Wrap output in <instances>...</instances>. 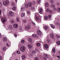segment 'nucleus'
Masks as SVG:
<instances>
[{
    "label": "nucleus",
    "instance_id": "f257e3e1",
    "mask_svg": "<svg viewBox=\"0 0 60 60\" xmlns=\"http://www.w3.org/2000/svg\"><path fill=\"white\" fill-rule=\"evenodd\" d=\"M32 5V4L31 2H30L28 4H25V7L26 9L28 6H29L30 7H31Z\"/></svg>",
    "mask_w": 60,
    "mask_h": 60
},
{
    "label": "nucleus",
    "instance_id": "f03ea898",
    "mask_svg": "<svg viewBox=\"0 0 60 60\" xmlns=\"http://www.w3.org/2000/svg\"><path fill=\"white\" fill-rule=\"evenodd\" d=\"M20 51L22 52H24L26 50V47L24 46H22L20 48Z\"/></svg>",
    "mask_w": 60,
    "mask_h": 60
},
{
    "label": "nucleus",
    "instance_id": "7ed1b4c3",
    "mask_svg": "<svg viewBox=\"0 0 60 60\" xmlns=\"http://www.w3.org/2000/svg\"><path fill=\"white\" fill-rule=\"evenodd\" d=\"M49 55L48 54H45L44 55V58L46 60H47V59L49 58Z\"/></svg>",
    "mask_w": 60,
    "mask_h": 60
},
{
    "label": "nucleus",
    "instance_id": "20e7f679",
    "mask_svg": "<svg viewBox=\"0 0 60 60\" xmlns=\"http://www.w3.org/2000/svg\"><path fill=\"white\" fill-rule=\"evenodd\" d=\"M35 18L36 20H38L40 19L39 15H35Z\"/></svg>",
    "mask_w": 60,
    "mask_h": 60
},
{
    "label": "nucleus",
    "instance_id": "39448f33",
    "mask_svg": "<svg viewBox=\"0 0 60 60\" xmlns=\"http://www.w3.org/2000/svg\"><path fill=\"white\" fill-rule=\"evenodd\" d=\"M7 20L6 19L3 18L2 19V21L3 23H4L5 22H6Z\"/></svg>",
    "mask_w": 60,
    "mask_h": 60
},
{
    "label": "nucleus",
    "instance_id": "423d86ee",
    "mask_svg": "<svg viewBox=\"0 0 60 60\" xmlns=\"http://www.w3.org/2000/svg\"><path fill=\"white\" fill-rule=\"evenodd\" d=\"M8 14L9 15H14V13L12 11H10L8 13Z\"/></svg>",
    "mask_w": 60,
    "mask_h": 60
},
{
    "label": "nucleus",
    "instance_id": "0eeeda50",
    "mask_svg": "<svg viewBox=\"0 0 60 60\" xmlns=\"http://www.w3.org/2000/svg\"><path fill=\"white\" fill-rule=\"evenodd\" d=\"M13 26L14 28H18V25L17 24H15L13 25Z\"/></svg>",
    "mask_w": 60,
    "mask_h": 60
},
{
    "label": "nucleus",
    "instance_id": "6e6552de",
    "mask_svg": "<svg viewBox=\"0 0 60 60\" xmlns=\"http://www.w3.org/2000/svg\"><path fill=\"white\" fill-rule=\"evenodd\" d=\"M8 29L9 30H12L13 29V27H12V26L11 25H10L8 26Z\"/></svg>",
    "mask_w": 60,
    "mask_h": 60
},
{
    "label": "nucleus",
    "instance_id": "1a4fd4ad",
    "mask_svg": "<svg viewBox=\"0 0 60 60\" xmlns=\"http://www.w3.org/2000/svg\"><path fill=\"white\" fill-rule=\"evenodd\" d=\"M37 33L39 35H41V32L40 30L37 31Z\"/></svg>",
    "mask_w": 60,
    "mask_h": 60
},
{
    "label": "nucleus",
    "instance_id": "9d476101",
    "mask_svg": "<svg viewBox=\"0 0 60 60\" xmlns=\"http://www.w3.org/2000/svg\"><path fill=\"white\" fill-rule=\"evenodd\" d=\"M44 47L45 48V49H47L49 48V46H48V45L47 44H45L44 45Z\"/></svg>",
    "mask_w": 60,
    "mask_h": 60
},
{
    "label": "nucleus",
    "instance_id": "9b49d317",
    "mask_svg": "<svg viewBox=\"0 0 60 60\" xmlns=\"http://www.w3.org/2000/svg\"><path fill=\"white\" fill-rule=\"evenodd\" d=\"M50 26L51 27V28L53 29H54L55 28V26L53 24H52L50 25Z\"/></svg>",
    "mask_w": 60,
    "mask_h": 60
},
{
    "label": "nucleus",
    "instance_id": "f8f14e48",
    "mask_svg": "<svg viewBox=\"0 0 60 60\" xmlns=\"http://www.w3.org/2000/svg\"><path fill=\"white\" fill-rule=\"evenodd\" d=\"M45 6L46 7H48L49 6V4L48 2H46L45 3Z\"/></svg>",
    "mask_w": 60,
    "mask_h": 60
},
{
    "label": "nucleus",
    "instance_id": "ddd939ff",
    "mask_svg": "<svg viewBox=\"0 0 60 60\" xmlns=\"http://www.w3.org/2000/svg\"><path fill=\"white\" fill-rule=\"evenodd\" d=\"M48 26H45L44 27V29L45 30H47L48 29Z\"/></svg>",
    "mask_w": 60,
    "mask_h": 60
},
{
    "label": "nucleus",
    "instance_id": "4468645a",
    "mask_svg": "<svg viewBox=\"0 0 60 60\" xmlns=\"http://www.w3.org/2000/svg\"><path fill=\"white\" fill-rule=\"evenodd\" d=\"M50 36L51 38L53 39L54 38V34H51L50 35Z\"/></svg>",
    "mask_w": 60,
    "mask_h": 60
},
{
    "label": "nucleus",
    "instance_id": "2eb2a0df",
    "mask_svg": "<svg viewBox=\"0 0 60 60\" xmlns=\"http://www.w3.org/2000/svg\"><path fill=\"white\" fill-rule=\"evenodd\" d=\"M37 36H38L37 35H35L34 34H33L32 35V37H37Z\"/></svg>",
    "mask_w": 60,
    "mask_h": 60
},
{
    "label": "nucleus",
    "instance_id": "dca6fc26",
    "mask_svg": "<svg viewBox=\"0 0 60 60\" xmlns=\"http://www.w3.org/2000/svg\"><path fill=\"white\" fill-rule=\"evenodd\" d=\"M30 28V26H27L25 27V29H27V30H28V29H29Z\"/></svg>",
    "mask_w": 60,
    "mask_h": 60
},
{
    "label": "nucleus",
    "instance_id": "f3484780",
    "mask_svg": "<svg viewBox=\"0 0 60 60\" xmlns=\"http://www.w3.org/2000/svg\"><path fill=\"white\" fill-rule=\"evenodd\" d=\"M25 7H22L21 8V11H23L25 10Z\"/></svg>",
    "mask_w": 60,
    "mask_h": 60
},
{
    "label": "nucleus",
    "instance_id": "a211bd4d",
    "mask_svg": "<svg viewBox=\"0 0 60 60\" xmlns=\"http://www.w3.org/2000/svg\"><path fill=\"white\" fill-rule=\"evenodd\" d=\"M3 4L4 5H6L7 4V3L6 1H4L3 2Z\"/></svg>",
    "mask_w": 60,
    "mask_h": 60
},
{
    "label": "nucleus",
    "instance_id": "6ab92c4d",
    "mask_svg": "<svg viewBox=\"0 0 60 60\" xmlns=\"http://www.w3.org/2000/svg\"><path fill=\"white\" fill-rule=\"evenodd\" d=\"M3 40L4 41H7V38L6 37H4Z\"/></svg>",
    "mask_w": 60,
    "mask_h": 60
},
{
    "label": "nucleus",
    "instance_id": "aec40b11",
    "mask_svg": "<svg viewBox=\"0 0 60 60\" xmlns=\"http://www.w3.org/2000/svg\"><path fill=\"white\" fill-rule=\"evenodd\" d=\"M11 5L12 6H13V7L15 5V3H14V2H12L11 4Z\"/></svg>",
    "mask_w": 60,
    "mask_h": 60
},
{
    "label": "nucleus",
    "instance_id": "412c9836",
    "mask_svg": "<svg viewBox=\"0 0 60 60\" xmlns=\"http://www.w3.org/2000/svg\"><path fill=\"white\" fill-rule=\"evenodd\" d=\"M55 24L57 25V26L59 27L60 26V24L59 22H56Z\"/></svg>",
    "mask_w": 60,
    "mask_h": 60
},
{
    "label": "nucleus",
    "instance_id": "4be33fe9",
    "mask_svg": "<svg viewBox=\"0 0 60 60\" xmlns=\"http://www.w3.org/2000/svg\"><path fill=\"white\" fill-rule=\"evenodd\" d=\"M51 8H55V5L53 4H52L51 5Z\"/></svg>",
    "mask_w": 60,
    "mask_h": 60
},
{
    "label": "nucleus",
    "instance_id": "5701e85b",
    "mask_svg": "<svg viewBox=\"0 0 60 60\" xmlns=\"http://www.w3.org/2000/svg\"><path fill=\"white\" fill-rule=\"evenodd\" d=\"M16 21L17 22H19V17H18L17 18Z\"/></svg>",
    "mask_w": 60,
    "mask_h": 60
},
{
    "label": "nucleus",
    "instance_id": "b1692460",
    "mask_svg": "<svg viewBox=\"0 0 60 60\" xmlns=\"http://www.w3.org/2000/svg\"><path fill=\"white\" fill-rule=\"evenodd\" d=\"M28 47L29 48H32V46H31V45H30V44L28 45Z\"/></svg>",
    "mask_w": 60,
    "mask_h": 60
},
{
    "label": "nucleus",
    "instance_id": "393cba45",
    "mask_svg": "<svg viewBox=\"0 0 60 60\" xmlns=\"http://www.w3.org/2000/svg\"><path fill=\"white\" fill-rule=\"evenodd\" d=\"M52 51L53 53H55L56 52V49H55V48H54L52 49Z\"/></svg>",
    "mask_w": 60,
    "mask_h": 60
},
{
    "label": "nucleus",
    "instance_id": "a878e982",
    "mask_svg": "<svg viewBox=\"0 0 60 60\" xmlns=\"http://www.w3.org/2000/svg\"><path fill=\"white\" fill-rule=\"evenodd\" d=\"M57 44L58 45H60V41H57Z\"/></svg>",
    "mask_w": 60,
    "mask_h": 60
},
{
    "label": "nucleus",
    "instance_id": "bb28decb",
    "mask_svg": "<svg viewBox=\"0 0 60 60\" xmlns=\"http://www.w3.org/2000/svg\"><path fill=\"white\" fill-rule=\"evenodd\" d=\"M36 53V52L35 51H33L31 52V54H32V55H34Z\"/></svg>",
    "mask_w": 60,
    "mask_h": 60
},
{
    "label": "nucleus",
    "instance_id": "cd10ccee",
    "mask_svg": "<svg viewBox=\"0 0 60 60\" xmlns=\"http://www.w3.org/2000/svg\"><path fill=\"white\" fill-rule=\"evenodd\" d=\"M41 3V0H37V3L38 4H40Z\"/></svg>",
    "mask_w": 60,
    "mask_h": 60
},
{
    "label": "nucleus",
    "instance_id": "c85d7f7f",
    "mask_svg": "<svg viewBox=\"0 0 60 60\" xmlns=\"http://www.w3.org/2000/svg\"><path fill=\"white\" fill-rule=\"evenodd\" d=\"M25 57H26V56H23L22 57V59H24L25 58Z\"/></svg>",
    "mask_w": 60,
    "mask_h": 60
},
{
    "label": "nucleus",
    "instance_id": "c756f323",
    "mask_svg": "<svg viewBox=\"0 0 60 60\" xmlns=\"http://www.w3.org/2000/svg\"><path fill=\"white\" fill-rule=\"evenodd\" d=\"M36 45L37 46H38V47H39L40 45V43H38L36 44Z\"/></svg>",
    "mask_w": 60,
    "mask_h": 60
},
{
    "label": "nucleus",
    "instance_id": "7c9ffc66",
    "mask_svg": "<svg viewBox=\"0 0 60 60\" xmlns=\"http://www.w3.org/2000/svg\"><path fill=\"white\" fill-rule=\"evenodd\" d=\"M56 38H60V36H59L58 35H56Z\"/></svg>",
    "mask_w": 60,
    "mask_h": 60
},
{
    "label": "nucleus",
    "instance_id": "2f4dec72",
    "mask_svg": "<svg viewBox=\"0 0 60 60\" xmlns=\"http://www.w3.org/2000/svg\"><path fill=\"white\" fill-rule=\"evenodd\" d=\"M39 11L40 12H42L43 11V9L42 8H41L39 9Z\"/></svg>",
    "mask_w": 60,
    "mask_h": 60
},
{
    "label": "nucleus",
    "instance_id": "473e14b6",
    "mask_svg": "<svg viewBox=\"0 0 60 60\" xmlns=\"http://www.w3.org/2000/svg\"><path fill=\"white\" fill-rule=\"evenodd\" d=\"M16 9V7H14L12 8V9L13 11H15V10Z\"/></svg>",
    "mask_w": 60,
    "mask_h": 60
},
{
    "label": "nucleus",
    "instance_id": "72a5a7b5",
    "mask_svg": "<svg viewBox=\"0 0 60 60\" xmlns=\"http://www.w3.org/2000/svg\"><path fill=\"white\" fill-rule=\"evenodd\" d=\"M3 50H6V48L5 47H4L3 48Z\"/></svg>",
    "mask_w": 60,
    "mask_h": 60
},
{
    "label": "nucleus",
    "instance_id": "f704fd0d",
    "mask_svg": "<svg viewBox=\"0 0 60 60\" xmlns=\"http://www.w3.org/2000/svg\"><path fill=\"white\" fill-rule=\"evenodd\" d=\"M49 11H50V9H49V8H47L46 10L47 12H49Z\"/></svg>",
    "mask_w": 60,
    "mask_h": 60
},
{
    "label": "nucleus",
    "instance_id": "c9c22d12",
    "mask_svg": "<svg viewBox=\"0 0 60 60\" xmlns=\"http://www.w3.org/2000/svg\"><path fill=\"white\" fill-rule=\"evenodd\" d=\"M27 15H29L30 14V12L29 11H27Z\"/></svg>",
    "mask_w": 60,
    "mask_h": 60
},
{
    "label": "nucleus",
    "instance_id": "e433bc0d",
    "mask_svg": "<svg viewBox=\"0 0 60 60\" xmlns=\"http://www.w3.org/2000/svg\"><path fill=\"white\" fill-rule=\"evenodd\" d=\"M21 41L22 43H24L25 42V41H24V40L23 39H22L21 40Z\"/></svg>",
    "mask_w": 60,
    "mask_h": 60
},
{
    "label": "nucleus",
    "instance_id": "4c0bfd02",
    "mask_svg": "<svg viewBox=\"0 0 60 60\" xmlns=\"http://www.w3.org/2000/svg\"><path fill=\"white\" fill-rule=\"evenodd\" d=\"M49 13H53V11L52 10H50L49 11Z\"/></svg>",
    "mask_w": 60,
    "mask_h": 60
},
{
    "label": "nucleus",
    "instance_id": "58836bf2",
    "mask_svg": "<svg viewBox=\"0 0 60 60\" xmlns=\"http://www.w3.org/2000/svg\"><path fill=\"white\" fill-rule=\"evenodd\" d=\"M34 59L35 60H39V59L38 57H36L34 58Z\"/></svg>",
    "mask_w": 60,
    "mask_h": 60
},
{
    "label": "nucleus",
    "instance_id": "ea45409f",
    "mask_svg": "<svg viewBox=\"0 0 60 60\" xmlns=\"http://www.w3.org/2000/svg\"><path fill=\"white\" fill-rule=\"evenodd\" d=\"M16 53L18 54H20V52L19 51H17Z\"/></svg>",
    "mask_w": 60,
    "mask_h": 60
},
{
    "label": "nucleus",
    "instance_id": "a19ab883",
    "mask_svg": "<svg viewBox=\"0 0 60 60\" xmlns=\"http://www.w3.org/2000/svg\"><path fill=\"white\" fill-rule=\"evenodd\" d=\"M0 19H2L3 18H5V17H4V16L3 17V16L2 15H0Z\"/></svg>",
    "mask_w": 60,
    "mask_h": 60
},
{
    "label": "nucleus",
    "instance_id": "79ce46f5",
    "mask_svg": "<svg viewBox=\"0 0 60 60\" xmlns=\"http://www.w3.org/2000/svg\"><path fill=\"white\" fill-rule=\"evenodd\" d=\"M29 41L30 42H31L32 41V40L31 38H29Z\"/></svg>",
    "mask_w": 60,
    "mask_h": 60
},
{
    "label": "nucleus",
    "instance_id": "37998d69",
    "mask_svg": "<svg viewBox=\"0 0 60 60\" xmlns=\"http://www.w3.org/2000/svg\"><path fill=\"white\" fill-rule=\"evenodd\" d=\"M54 0H51L50 3L51 4H53L54 3Z\"/></svg>",
    "mask_w": 60,
    "mask_h": 60
},
{
    "label": "nucleus",
    "instance_id": "c03bdc74",
    "mask_svg": "<svg viewBox=\"0 0 60 60\" xmlns=\"http://www.w3.org/2000/svg\"><path fill=\"white\" fill-rule=\"evenodd\" d=\"M11 22L12 23H14V21L13 20H11Z\"/></svg>",
    "mask_w": 60,
    "mask_h": 60
},
{
    "label": "nucleus",
    "instance_id": "a18cd8bd",
    "mask_svg": "<svg viewBox=\"0 0 60 60\" xmlns=\"http://www.w3.org/2000/svg\"><path fill=\"white\" fill-rule=\"evenodd\" d=\"M45 19H46V20H47L48 19V17L47 16H45Z\"/></svg>",
    "mask_w": 60,
    "mask_h": 60
},
{
    "label": "nucleus",
    "instance_id": "49530a36",
    "mask_svg": "<svg viewBox=\"0 0 60 60\" xmlns=\"http://www.w3.org/2000/svg\"><path fill=\"white\" fill-rule=\"evenodd\" d=\"M31 9L32 10H34V9H35V8H34V7H32L31 8Z\"/></svg>",
    "mask_w": 60,
    "mask_h": 60
},
{
    "label": "nucleus",
    "instance_id": "de8ad7c7",
    "mask_svg": "<svg viewBox=\"0 0 60 60\" xmlns=\"http://www.w3.org/2000/svg\"><path fill=\"white\" fill-rule=\"evenodd\" d=\"M57 11L59 12L60 11V8H57Z\"/></svg>",
    "mask_w": 60,
    "mask_h": 60
},
{
    "label": "nucleus",
    "instance_id": "09e8293b",
    "mask_svg": "<svg viewBox=\"0 0 60 60\" xmlns=\"http://www.w3.org/2000/svg\"><path fill=\"white\" fill-rule=\"evenodd\" d=\"M22 21L24 23H26V20H23Z\"/></svg>",
    "mask_w": 60,
    "mask_h": 60
},
{
    "label": "nucleus",
    "instance_id": "8fccbe9b",
    "mask_svg": "<svg viewBox=\"0 0 60 60\" xmlns=\"http://www.w3.org/2000/svg\"><path fill=\"white\" fill-rule=\"evenodd\" d=\"M51 15H48V18L49 19H50L51 18Z\"/></svg>",
    "mask_w": 60,
    "mask_h": 60
},
{
    "label": "nucleus",
    "instance_id": "3c124183",
    "mask_svg": "<svg viewBox=\"0 0 60 60\" xmlns=\"http://www.w3.org/2000/svg\"><path fill=\"white\" fill-rule=\"evenodd\" d=\"M25 13H22L21 14V15H25Z\"/></svg>",
    "mask_w": 60,
    "mask_h": 60
},
{
    "label": "nucleus",
    "instance_id": "603ef678",
    "mask_svg": "<svg viewBox=\"0 0 60 60\" xmlns=\"http://www.w3.org/2000/svg\"><path fill=\"white\" fill-rule=\"evenodd\" d=\"M47 41L48 42H49L50 41V40H49V39H47Z\"/></svg>",
    "mask_w": 60,
    "mask_h": 60
},
{
    "label": "nucleus",
    "instance_id": "864d4df0",
    "mask_svg": "<svg viewBox=\"0 0 60 60\" xmlns=\"http://www.w3.org/2000/svg\"><path fill=\"white\" fill-rule=\"evenodd\" d=\"M54 11H56V8H54Z\"/></svg>",
    "mask_w": 60,
    "mask_h": 60
},
{
    "label": "nucleus",
    "instance_id": "5fc2aeb1",
    "mask_svg": "<svg viewBox=\"0 0 60 60\" xmlns=\"http://www.w3.org/2000/svg\"><path fill=\"white\" fill-rule=\"evenodd\" d=\"M19 29L20 30H22V27H20L19 28Z\"/></svg>",
    "mask_w": 60,
    "mask_h": 60
},
{
    "label": "nucleus",
    "instance_id": "6e6d98bb",
    "mask_svg": "<svg viewBox=\"0 0 60 60\" xmlns=\"http://www.w3.org/2000/svg\"><path fill=\"white\" fill-rule=\"evenodd\" d=\"M6 46H8V47L10 46V45H9V44H8V43H7Z\"/></svg>",
    "mask_w": 60,
    "mask_h": 60
},
{
    "label": "nucleus",
    "instance_id": "4d7b16f0",
    "mask_svg": "<svg viewBox=\"0 0 60 60\" xmlns=\"http://www.w3.org/2000/svg\"><path fill=\"white\" fill-rule=\"evenodd\" d=\"M56 4L57 5H60V3H57Z\"/></svg>",
    "mask_w": 60,
    "mask_h": 60
},
{
    "label": "nucleus",
    "instance_id": "13d9d810",
    "mask_svg": "<svg viewBox=\"0 0 60 60\" xmlns=\"http://www.w3.org/2000/svg\"><path fill=\"white\" fill-rule=\"evenodd\" d=\"M15 37H17V35L16 34H15Z\"/></svg>",
    "mask_w": 60,
    "mask_h": 60
},
{
    "label": "nucleus",
    "instance_id": "bf43d9fd",
    "mask_svg": "<svg viewBox=\"0 0 60 60\" xmlns=\"http://www.w3.org/2000/svg\"><path fill=\"white\" fill-rule=\"evenodd\" d=\"M36 3V2L35 1H34L33 2V4H35Z\"/></svg>",
    "mask_w": 60,
    "mask_h": 60
},
{
    "label": "nucleus",
    "instance_id": "052dcab7",
    "mask_svg": "<svg viewBox=\"0 0 60 60\" xmlns=\"http://www.w3.org/2000/svg\"><path fill=\"white\" fill-rule=\"evenodd\" d=\"M2 57L0 56V60H2Z\"/></svg>",
    "mask_w": 60,
    "mask_h": 60
},
{
    "label": "nucleus",
    "instance_id": "680f3d73",
    "mask_svg": "<svg viewBox=\"0 0 60 60\" xmlns=\"http://www.w3.org/2000/svg\"><path fill=\"white\" fill-rule=\"evenodd\" d=\"M2 5V4L1 3H0V6H1Z\"/></svg>",
    "mask_w": 60,
    "mask_h": 60
},
{
    "label": "nucleus",
    "instance_id": "e2e57ef3",
    "mask_svg": "<svg viewBox=\"0 0 60 60\" xmlns=\"http://www.w3.org/2000/svg\"><path fill=\"white\" fill-rule=\"evenodd\" d=\"M35 50H36L37 51H38V49H37L36 48L35 49Z\"/></svg>",
    "mask_w": 60,
    "mask_h": 60
},
{
    "label": "nucleus",
    "instance_id": "0e129e2a",
    "mask_svg": "<svg viewBox=\"0 0 60 60\" xmlns=\"http://www.w3.org/2000/svg\"><path fill=\"white\" fill-rule=\"evenodd\" d=\"M32 24L34 25H35V23H34V22H32Z\"/></svg>",
    "mask_w": 60,
    "mask_h": 60
},
{
    "label": "nucleus",
    "instance_id": "69168bd1",
    "mask_svg": "<svg viewBox=\"0 0 60 60\" xmlns=\"http://www.w3.org/2000/svg\"><path fill=\"white\" fill-rule=\"evenodd\" d=\"M21 16L22 17H24V15H22Z\"/></svg>",
    "mask_w": 60,
    "mask_h": 60
},
{
    "label": "nucleus",
    "instance_id": "338daca9",
    "mask_svg": "<svg viewBox=\"0 0 60 60\" xmlns=\"http://www.w3.org/2000/svg\"><path fill=\"white\" fill-rule=\"evenodd\" d=\"M30 56H31V57H32L33 56V55H32L31 54H30Z\"/></svg>",
    "mask_w": 60,
    "mask_h": 60
},
{
    "label": "nucleus",
    "instance_id": "774afa93",
    "mask_svg": "<svg viewBox=\"0 0 60 60\" xmlns=\"http://www.w3.org/2000/svg\"><path fill=\"white\" fill-rule=\"evenodd\" d=\"M57 57H58V58H60V56H57Z\"/></svg>",
    "mask_w": 60,
    "mask_h": 60
}]
</instances>
